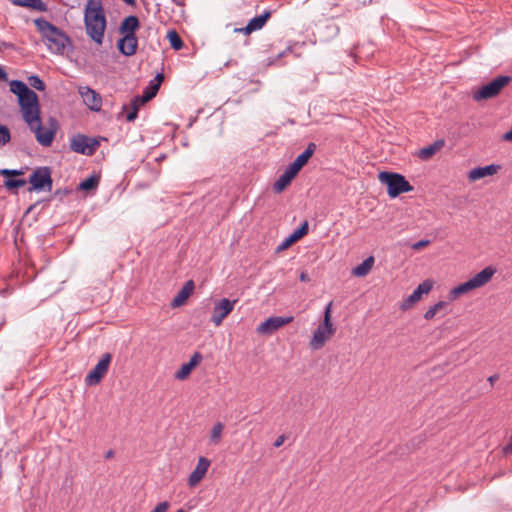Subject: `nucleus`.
I'll use <instances>...</instances> for the list:
<instances>
[{
    "instance_id": "1",
    "label": "nucleus",
    "mask_w": 512,
    "mask_h": 512,
    "mask_svg": "<svg viewBox=\"0 0 512 512\" xmlns=\"http://www.w3.org/2000/svg\"><path fill=\"white\" fill-rule=\"evenodd\" d=\"M87 34L97 44H101L106 29V17L101 0H89L84 15Z\"/></svg>"
},
{
    "instance_id": "2",
    "label": "nucleus",
    "mask_w": 512,
    "mask_h": 512,
    "mask_svg": "<svg viewBox=\"0 0 512 512\" xmlns=\"http://www.w3.org/2000/svg\"><path fill=\"white\" fill-rule=\"evenodd\" d=\"M34 23L42 34L43 40L48 49L52 53L62 54L66 45L70 43L69 37L46 19L38 18Z\"/></svg>"
},
{
    "instance_id": "3",
    "label": "nucleus",
    "mask_w": 512,
    "mask_h": 512,
    "mask_svg": "<svg viewBox=\"0 0 512 512\" xmlns=\"http://www.w3.org/2000/svg\"><path fill=\"white\" fill-rule=\"evenodd\" d=\"M495 272H496V269L491 266L484 268L483 270H481L479 273L474 275L468 281L461 283L458 286L454 287L449 292V299L455 300L460 295L467 294L472 290L483 287L492 279Z\"/></svg>"
},
{
    "instance_id": "4",
    "label": "nucleus",
    "mask_w": 512,
    "mask_h": 512,
    "mask_svg": "<svg viewBox=\"0 0 512 512\" xmlns=\"http://www.w3.org/2000/svg\"><path fill=\"white\" fill-rule=\"evenodd\" d=\"M331 306L332 302L327 305L323 322L316 328L310 340V347L313 350L321 349L335 333L336 329L331 321Z\"/></svg>"
},
{
    "instance_id": "5",
    "label": "nucleus",
    "mask_w": 512,
    "mask_h": 512,
    "mask_svg": "<svg viewBox=\"0 0 512 512\" xmlns=\"http://www.w3.org/2000/svg\"><path fill=\"white\" fill-rule=\"evenodd\" d=\"M379 181L387 186V193L391 198L413 190V187L405 177L398 173L381 172L379 174Z\"/></svg>"
},
{
    "instance_id": "6",
    "label": "nucleus",
    "mask_w": 512,
    "mask_h": 512,
    "mask_svg": "<svg viewBox=\"0 0 512 512\" xmlns=\"http://www.w3.org/2000/svg\"><path fill=\"white\" fill-rule=\"evenodd\" d=\"M18 102L21 108V113L24 121L27 125L39 120L40 107L38 96L33 90L27 91L25 94L18 98Z\"/></svg>"
},
{
    "instance_id": "7",
    "label": "nucleus",
    "mask_w": 512,
    "mask_h": 512,
    "mask_svg": "<svg viewBox=\"0 0 512 512\" xmlns=\"http://www.w3.org/2000/svg\"><path fill=\"white\" fill-rule=\"evenodd\" d=\"M512 78L508 75H501L493 79L488 84L482 86L473 94L475 101L486 100L496 97L501 90L511 82Z\"/></svg>"
},
{
    "instance_id": "8",
    "label": "nucleus",
    "mask_w": 512,
    "mask_h": 512,
    "mask_svg": "<svg viewBox=\"0 0 512 512\" xmlns=\"http://www.w3.org/2000/svg\"><path fill=\"white\" fill-rule=\"evenodd\" d=\"M49 124L48 128H44L41 124V118L39 117V120L28 125L31 131L34 132L37 142L44 147H48L52 144L58 130V123L55 119L51 118Z\"/></svg>"
},
{
    "instance_id": "9",
    "label": "nucleus",
    "mask_w": 512,
    "mask_h": 512,
    "mask_svg": "<svg viewBox=\"0 0 512 512\" xmlns=\"http://www.w3.org/2000/svg\"><path fill=\"white\" fill-rule=\"evenodd\" d=\"M100 142L96 138H91L83 134L74 135L70 139V149L75 152L86 156L93 155Z\"/></svg>"
},
{
    "instance_id": "10",
    "label": "nucleus",
    "mask_w": 512,
    "mask_h": 512,
    "mask_svg": "<svg viewBox=\"0 0 512 512\" xmlns=\"http://www.w3.org/2000/svg\"><path fill=\"white\" fill-rule=\"evenodd\" d=\"M29 183L31 187L29 191H48L52 190V178H51V170L49 167H38L29 177Z\"/></svg>"
},
{
    "instance_id": "11",
    "label": "nucleus",
    "mask_w": 512,
    "mask_h": 512,
    "mask_svg": "<svg viewBox=\"0 0 512 512\" xmlns=\"http://www.w3.org/2000/svg\"><path fill=\"white\" fill-rule=\"evenodd\" d=\"M112 359L110 353H104L95 367L87 374L85 382L89 386H95L99 384L102 378L106 375L109 369V365Z\"/></svg>"
},
{
    "instance_id": "12",
    "label": "nucleus",
    "mask_w": 512,
    "mask_h": 512,
    "mask_svg": "<svg viewBox=\"0 0 512 512\" xmlns=\"http://www.w3.org/2000/svg\"><path fill=\"white\" fill-rule=\"evenodd\" d=\"M293 321L292 316H272L269 317L267 320L262 322L257 327V332L261 335H271L281 327H283L286 324H289Z\"/></svg>"
},
{
    "instance_id": "13",
    "label": "nucleus",
    "mask_w": 512,
    "mask_h": 512,
    "mask_svg": "<svg viewBox=\"0 0 512 512\" xmlns=\"http://www.w3.org/2000/svg\"><path fill=\"white\" fill-rule=\"evenodd\" d=\"M237 300H229L227 298L221 299L213 308L211 321L215 326H220L223 320L233 311L234 305Z\"/></svg>"
},
{
    "instance_id": "14",
    "label": "nucleus",
    "mask_w": 512,
    "mask_h": 512,
    "mask_svg": "<svg viewBox=\"0 0 512 512\" xmlns=\"http://www.w3.org/2000/svg\"><path fill=\"white\" fill-rule=\"evenodd\" d=\"M433 287V282L431 280H425L402 302L401 309L408 310L415 303H417L422 295L428 294Z\"/></svg>"
},
{
    "instance_id": "15",
    "label": "nucleus",
    "mask_w": 512,
    "mask_h": 512,
    "mask_svg": "<svg viewBox=\"0 0 512 512\" xmlns=\"http://www.w3.org/2000/svg\"><path fill=\"white\" fill-rule=\"evenodd\" d=\"M79 94L81 95L83 102L93 111H99L102 106V98L99 93L95 90L84 86L79 88Z\"/></svg>"
},
{
    "instance_id": "16",
    "label": "nucleus",
    "mask_w": 512,
    "mask_h": 512,
    "mask_svg": "<svg viewBox=\"0 0 512 512\" xmlns=\"http://www.w3.org/2000/svg\"><path fill=\"white\" fill-rule=\"evenodd\" d=\"M118 50L125 56H132L136 53L138 39L136 34H124L117 42Z\"/></svg>"
},
{
    "instance_id": "17",
    "label": "nucleus",
    "mask_w": 512,
    "mask_h": 512,
    "mask_svg": "<svg viewBox=\"0 0 512 512\" xmlns=\"http://www.w3.org/2000/svg\"><path fill=\"white\" fill-rule=\"evenodd\" d=\"M210 463V460L205 457L199 458L195 469L191 472L188 478V484L191 487L196 486L204 478L210 467Z\"/></svg>"
},
{
    "instance_id": "18",
    "label": "nucleus",
    "mask_w": 512,
    "mask_h": 512,
    "mask_svg": "<svg viewBox=\"0 0 512 512\" xmlns=\"http://www.w3.org/2000/svg\"><path fill=\"white\" fill-rule=\"evenodd\" d=\"M203 356L200 352H195L188 363H184L179 370L175 373V378L178 380H185L191 374V371L201 363Z\"/></svg>"
},
{
    "instance_id": "19",
    "label": "nucleus",
    "mask_w": 512,
    "mask_h": 512,
    "mask_svg": "<svg viewBox=\"0 0 512 512\" xmlns=\"http://www.w3.org/2000/svg\"><path fill=\"white\" fill-rule=\"evenodd\" d=\"M501 166L497 164H490L483 167H475L471 169L468 173V179L470 181H476L481 178L495 175L499 170Z\"/></svg>"
},
{
    "instance_id": "20",
    "label": "nucleus",
    "mask_w": 512,
    "mask_h": 512,
    "mask_svg": "<svg viewBox=\"0 0 512 512\" xmlns=\"http://www.w3.org/2000/svg\"><path fill=\"white\" fill-rule=\"evenodd\" d=\"M309 225L305 221L298 229H296L289 237H287L276 249L277 252L289 248L294 242L301 239L308 233Z\"/></svg>"
},
{
    "instance_id": "21",
    "label": "nucleus",
    "mask_w": 512,
    "mask_h": 512,
    "mask_svg": "<svg viewBox=\"0 0 512 512\" xmlns=\"http://www.w3.org/2000/svg\"><path fill=\"white\" fill-rule=\"evenodd\" d=\"M194 290V282L192 280H188L183 287L178 291L177 295L171 302V306L173 308L182 306L191 293Z\"/></svg>"
},
{
    "instance_id": "22",
    "label": "nucleus",
    "mask_w": 512,
    "mask_h": 512,
    "mask_svg": "<svg viewBox=\"0 0 512 512\" xmlns=\"http://www.w3.org/2000/svg\"><path fill=\"white\" fill-rule=\"evenodd\" d=\"M140 22L138 17L130 15L126 17L119 26L120 34H135V31L139 28Z\"/></svg>"
},
{
    "instance_id": "23",
    "label": "nucleus",
    "mask_w": 512,
    "mask_h": 512,
    "mask_svg": "<svg viewBox=\"0 0 512 512\" xmlns=\"http://www.w3.org/2000/svg\"><path fill=\"white\" fill-rule=\"evenodd\" d=\"M374 258L372 256L366 258L361 264L352 269V274L356 277L366 276L372 269Z\"/></svg>"
},
{
    "instance_id": "24",
    "label": "nucleus",
    "mask_w": 512,
    "mask_h": 512,
    "mask_svg": "<svg viewBox=\"0 0 512 512\" xmlns=\"http://www.w3.org/2000/svg\"><path fill=\"white\" fill-rule=\"evenodd\" d=\"M444 145V141H436L433 144L424 147L419 150L418 157L422 160H428L431 158L442 146Z\"/></svg>"
},
{
    "instance_id": "25",
    "label": "nucleus",
    "mask_w": 512,
    "mask_h": 512,
    "mask_svg": "<svg viewBox=\"0 0 512 512\" xmlns=\"http://www.w3.org/2000/svg\"><path fill=\"white\" fill-rule=\"evenodd\" d=\"M270 15L271 14L269 11H265L262 15L252 18L248 22L247 30L252 31V32L260 30L265 25V23L269 19Z\"/></svg>"
},
{
    "instance_id": "26",
    "label": "nucleus",
    "mask_w": 512,
    "mask_h": 512,
    "mask_svg": "<svg viewBox=\"0 0 512 512\" xmlns=\"http://www.w3.org/2000/svg\"><path fill=\"white\" fill-rule=\"evenodd\" d=\"M13 4L23 7L33 8L37 11L44 12L47 7L42 0H11Z\"/></svg>"
},
{
    "instance_id": "27",
    "label": "nucleus",
    "mask_w": 512,
    "mask_h": 512,
    "mask_svg": "<svg viewBox=\"0 0 512 512\" xmlns=\"http://www.w3.org/2000/svg\"><path fill=\"white\" fill-rule=\"evenodd\" d=\"M316 147L317 146L315 143H309L306 149L300 155H298L294 161L298 162V164L303 167L314 154Z\"/></svg>"
},
{
    "instance_id": "28",
    "label": "nucleus",
    "mask_w": 512,
    "mask_h": 512,
    "mask_svg": "<svg viewBox=\"0 0 512 512\" xmlns=\"http://www.w3.org/2000/svg\"><path fill=\"white\" fill-rule=\"evenodd\" d=\"M223 429L224 424L221 422L215 423L214 426L212 427L210 433V442L213 445H218L221 442Z\"/></svg>"
},
{
    "instance_id": "29",
    "label": "nucleus",
    "mask_w": 512,
    "mask_h": 512,
    "mask_svg": "<svg viewBox=\"0 0 512 512\" xmlns=\"http://www.w3.org/2000/svg\"><path fill=\"white\" fill-rule=\"evenodd\" d=\"M9 85L10 91L17 95L18 98L30 90L27 84L20 80H12Z\"/></svg>"
},
{
    "instance_id": "30",
    "label": "nucleus",
    "mask_w": 512,
    "mask_h": 512,
    "mask_svg": "<svg viewBox=\"0 0 512 512\" xmlns=\"http://www.w3.org/2000/svg\"><path fill=\"white\" fill-rule=\"evenodd\" d=\"M167 38L170 42L171 47L174 50H180L184 46V43H183L181 37L175 30L169 31L167 34Z\"/></svg>"
},
{
    "instance_id": "31",
    "label": "nucleus",
    "mask_w": 512,
    "mask_h": 512,
    "mask_svg": "<svg viewBox=\"0 0 512 512\" xmlns=\"http://www.w3.org/2000/svg\"><path fill=\"white\" fill-rule=\"evenodd\" d=\"M292 181L286 174H281L273 185V190L276 193L282 192Z\"/></svg>"
},
{
    "instance_id": "32",
    "label": "nucleus",
    "mask_w": 512,
    "mask_h": 512,
    "mask_svg": "<svg viewBox=\"0 0 512 512\" xmlns=\"http://www.w3.org/2000/svg\"><path fill=\"white\" fill-rule=\"evenodd\" d=\"M99 184V179L96 176H91L84 181L80 182L79 189L83 191H89L96 189Z\"/></svg>"
},
{
    "instance_id": "33",
    "label": "nucleus",
    "mask_w": 512,
    "mask_h": 512,
    "mask_svg": "<svg viewBox=\"0 0 512 512\" xmlns=\"http://www.w3.org/2000/svg\"><path fill=\"white\" fill-rule=\"evenodd\" d=\"M446 305L447 303L444 301L437 302L425 312L424 318L426 320H431L436 315V313L443 309Z\"/></svg>"
},
{
    "instance_id": "34",
    "label": "nucleus",
    "mask_w": 512,
    "mask_h": 512,
    "mask_svg": "<svg viewBox=\"0 0 512 512\" xmlns=\"http://www.w3.org/2000/svg\"><path fill=\"white\" fill-rule=\"evenodd\" d=\"M11 140V133L7 126L0 124V148L8 144Z\"/></svg>"
},
{
    "instance_id": "35",
    "label": "nucleus",
    "mask_w": 512,
    "mask_h": 512,
    "mask_svg": "<svg viewBox=\"0 0 512 512\" xmlns=\"http://www.w3.org/2000/svg\"><path fill=\"white\" fill-rule=\"evenodd\" d=\"M26 184L25 179H7L4 181V187L8 190L23 187Z\"/></svg>"
},
{
    "instance_id": "36",
    "label": "nucleus",
    "mask_w": 512,
    "mask_h": 512,
    "mask_svg": "<svg viewBox=\"0 0 512 512\" xmlns=\"http://www.w3.org/2000/svg\"><path fill=\"white\" fill-rule=\"evenodd\" d=\"M28 84L36 90L43 91L45 89V84L42 79H40L37 75H32L28 77Z\"/></svg>"
},
{
    "instance_id": "37",
    "label": "nucleus",
    "mask_w": 512,
    "mask_h": 512,
    "mask_svg": "<svg viewBox=\"0 0 512 512\" xmlns=\"http://www.w3.org/2000/svg\"><path fill=\"white\" fill-rule=\"evenodd\" d=\"M139 98L136 97L132 102V109L127 113L126 119L129 122L134 121L137 118L138 108H139Z\"/></svg>"
},
{
    "instance_id": "38",
    "label": "nucleus",
    "mask_w": 512,
    "mask_h": 512,
    "mask_svg": "<svg viewBox=\"0 0 512 512\" xmlns=\"http://www.w3.org/2000/svg\"><path fill=\"white\" fill-rule=\"evenodd\" d=\"M24 171L22 169H0V175L5 177H12V176H20L23 175Z\"/></svg>"
},
{
    "instance_id": "39",
    "label": "nucleus",
    "mask_w": 512,
    "mask_h": 512,
    "mask_svg": "<svg viewBox=\"0 0 512 512\" xmlns=\"http://www.w3.org/2000/svg\"><path fill=\"white\" fill-rule=\"evenodd\" d=\"M155 96V91L145 90L142 97L139 98L141 104L151 100Z\"/></svg>"
},
{
    "instance_id": "40",
    "label": "nucleus",
    "mask_w": 512,
    "mask_h": 512,
    "mask_svg": "<svg viewBox=\"0 0 512 512\" xmlns=\"http://www.w3.org/2000/svg\"><path fill=\"white\" fill-rule=\"evenodd\" d=\"M170 504L167 501L159 503L151 512H167Z\"/></svg>"
},
{
    "instance_id": "41",
    "label": "nucleus",
    "mask_w": 512,
    "mask_h": 512,
    "mask_svg": "<svg viewBox=\"0 0 512 512\" xmlns=\"http://www.w3.org/2000/svg\"><path fill=\"white\" fill-rule=\"evenodd\" d=\"M155 80H157L158 82L155 84H153V81L151 82L150 91H155V94H156L159 89L160 82L163 80V75L158 74L156 76Z\"/></svg>"
},
{
    "instance_id": "42",
    "label": "nucleus",
    "mask_w": 512,
    "mask_h": 512,
    "mask_svg": "<svg viewBox=\"0 0 512 512\" xmlns=\"http://www.w3.org/2000/svg\"><path fill=\"white\" fill-rule=\"evenodd\" d=\"M430 244V240H420L412 245L414 250H419L423 247H426Z\"/></svg>"
},
{
    "instance_id": "43",
    "label": "nucleus",
    "mask_w": 512,
    "mask_h": 512,
    "mask_svg": "<svg viewBox=\"0 0 512 512\" xmlns=\"http://www.w3.org/2000/svg\"><path fill=\"white\" fill-rule=\"evenodd\" d=\"M285 440H286V436H285L284 434H283V435H280V436H278V437H277V439L274 441L273 446H274L275 448H278V447H280L281 445H283V443L285 442Z\"/></svg>"
},
{
    "instance_id": "44",
    "label": "nucleus",
    "mask_w": 512,
    "mask_h": 512,
    "mask_svg": "<svg viewBox=\"0 0 512 512\" xmlns=\"http://www.w3.org/2000/svg\"><path fill=\"white\" fill-rule=\"evenodd\" d=\"M14 48H15V46L11 42H5V41L0 42V50L1 49H14Z\"/></svg>"
},
{
    "instance_id": "45",
    "label": "nucleus",
    "mask_w": 512,
    "mask_h": 512,
    "mask_svg": "<svg viewBox=\"0 0 512 512\" xmlns=\"http://www.w3.org/2000/svg\"><path fill=\"white\" fill-rule=\"evenodd\" d=\"M247 29H248V24L245 27H242V28H235L234 32L235 33H243L245 35L251 34L252 31H248Z\"/></svg>"
},
{
    "instance_id": "46",
    "label": "nucleus",
    "mask_w": 512,
    "mask_h": 512,
    "mask_svg": "<svg viewBox=\"0 0 512 512\" xmlns=\"http://www.w3.org/2000/svg\"><path fill=\"white\" fill-rule=\"evenodd\" d=\"M290 169H292L294 172L298 174V172L302 169V166L298 164V162L293 161L289 166Z\"/></svg>"
},
{
    "instance_id": "47",
    "label": "nucleus",
    "mask_w": 512,
    "mask_h": 512,
    "mask_svg": "<svg viewBox=\"0 0 512 512\" xmlns=\"http://www.w3.org/2000/svg\"><path fill=\"white\" fill-rule=\"evenodd\" d=\"M283 173L286 174L290 179H293L297 175V173L294 172L289 167H287L286 170Z\"/></svg>"
},
{
    "instance_id": "48",
    "label": "nucleus",
    "mask_w": 512,
    "mask_h": 512,
    "mask_svg": "<svg viewBox=\"0 0 512 512\" xmlns=\"http://www.w3.org/2000/svg\"><path fill=\"white\" fill-rule=\"evenodd\" d=\"M299 279L302 282H309L310 281V276L308 275L307 272H301L300 276H299Z\"/></svg>"
},
{
    "instance_id": "49",
    "label": "nucleus",
    "mask_w": 512,
    "mask_h": 512,
    "mask_svg": "<svg viewBox=\"0 0 512 512\" xmlns=\"http://www.w3.org/2000/svg\"><path fill=\"white\" fill-rule=\"evenodd\" d=\"M503 139L508 142H512V129L503 135Z\"/></svg>"
},
{
    "instance_id": "50",
    "label": "nucleus",
    "mask_w": 512,
    "mask_h": 512,
    "mask_svg": "<svg viewBox=\"0 0 512 512\" xmlns=\"http://www.w3.org/2000/svg\"><path fill=\"white\" fill-rule=\"evenodd\" d=\"M0 80H2V81L7 80V73L1 66H0Z\"/></svg>"
},
{
    "instance_id": "51",
    "label": "nucleus",
    "mask_w": 512,
    "mask_h": 512,
    "mask_svg": "<svg viewBox=\"0 0 512 512\" xmlns=\"http://www.w3.org/2000/svg\"><path fill=\"white\" fill-rule=\"evenodd\" d=\"M499 378V376L497 374H494V375H491L488 377V381L491 385L494 384L495 381H497Z\"/></svg>"
},
{
    "instance_id": "52",
    "label": "nucleus",
    "mask_w": 512,
    "mask_h": 512,
    "mask_svg": "<svg viewBox=\"0 0 512 512\" xmlns=\"http://www.w3.org/2000/svg\"><path fill=\"white\" fill-rule=\"evenodd\" d=\"M172 2H173L175 5L180 6V7L185 6V0H172Z\"/></svg>"
},
{
    "instance_id": "53",
    "label": "nucleus",
    "mask_w": 512,
    "mask_h": 512,
    "mask_svg": "<svg viewBox=\"0 0 512 512\" xmlns=\"http://www.w3.org/2000/svg\"><path fill=\"white\" fill-rule=\"evenodd\" d=\"M123 2H125L127 5H130V6H135L136 5V1L135 0H122Z\"/></svg>"
},
{
    "instance_id": "54",
    "label": "nucleus",
    "mask_w": 512,
    "mask_h": 512,
    "mask_svg": "<svg viewBox=\"0 0 512 512\" xmlns=\"http://www.w3.org/2000/svg\"><path fill=\"white\" fill-rule=\"evenodd\" d=\"M113 455H114L113 450H109V451H107V453H106L105 457H106V458H111V457H113Z\"/></svg>"
},
{
    "instance_id": "55",
    "label": "nucleus",
    "mask_w": 512,
    "mask_h": 512,
    "mask_svg": "<svg viewBox=\"0 0 512 512\" xmlns=\"http://www.w3.org/2000/svg\"><path fill=\"white\" fill-rule=\"evenodd\" d=\"M177 512H185L183 509H179Z\"/></svg>"
}]
</instances>
